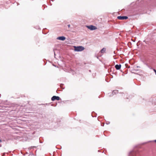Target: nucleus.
Masks as SVG:
<instances>
[{
    "label": "nucleus",
    "mask_w": 156,
    "mask_h": 156,
    "mask_svg": "<svg viewBox=\"0 0 156 156\" xmlns=\"http://www.w3.org/2000/svg\"><path fill=\"white\" fill-rule=\"evenodd\" d=\"M57 39L59 40L64 41L66 39V37L64 36L59 37L57 38Z\"/></svg>",
    "instance_id": "obj_5"
},
{
    "label": "nucleus",
    "mask_w": 156,
    "mask_h": 156,
    "mask_svg": "<svg viewBox=\"0 0 156 156\" xmlns=\"http://www.w3.org/2000/svg\"><path fill=\"white\" fill-rule=\"evenodd\" d=\"M74 51H82L84 49V47L80 46H74Z\"/></svg>",
    "instance_id": "obj_1"
},
{
    "label": "nucleus",
    "mask_w": 156,
    "mask_h": 156,
    "mask_svg": "<svg viewBox=\"0 0 156 156\" xmlns=\"http://www.w3.org/2000/svg\"><path fill=\"white\" fill-rule=\"evenodd\" d=\"M106 51V49L105 48H102L100 51V52L103 54L105 53Z\"/></svg>",
    "instance_id": "obj_7"
},
{
    "label": "nucleus",
    "mask_w": 156,
    "mask_h": 156,
    "mask_svg": "<svg viewBox=\"0 0 156 156\" xmlns=\"http://www.w3.org/2000/svg\"><path fill=\"white\" fill-rule=\"evenodd\" d=\"M117 18L120 20H124L128 19V17L126 16H118L117 17Z\"/></svg>",
    "instance_id": "obj_3"
},
{
    "label": "nucleus",
    "mask_w": 156,
    "mask_h": 156,
    "mask_svg": "<svg viewBox=\"0 0 156 156\" xmlns=\"http://www.w3.org/2000/svg\"><path fill=\"white\" fill-rule=\"evenodd\" d=\"M2 142V141L0 139V142Z\"/></svg>",
    "instance_id": "obj_10"
},
{
    "label": "nucleus",
    "mask_w": 156,
    "mask_h": 156,
    "mask_svg": "<svg viewBox=\"0 0 156 156\" xmlns=\"http://www.w3.org/2000/svg\"><path fill=\"white\" fill-rule=\"evenodd\" d=\"M68 26L69 28L70 27V25H68Z\"/></svg>",
    "instance_id": "obj_9"
},
{
    "label": "nucleus",
    "mask_w": 156,
    "mask_h": 156,
    "mask_svg": "<svg viewBox=\"0 0 156 156\" xmlns=\"http://www.w3.org/2000/svg\"><path fill=\"white\" fill-rule=\"evenodd\" d=\"M153 70H154V72L155 73H156V70L155 69H153Z\"/></svg>",
    "instance_id": "obj_8"
},
{
    "label": "nucleus",
    "mask_w": 156,
    "mask_h": 156,
    "mask_svg": "<svg viewBox=\"0 0 156 156\" xmlns=\"http://www.w3.org/2000/svg\"><path fill=\"white\" fill-rule=\"evenodd\" d=\"M155 73V74H156V73Z\"/></svg>",
    "instance_id": "obj_12"
},
{
    "label": "nucleus",
    "mask_w": 156,
    "mask_h": 156,
    "mask_svg": "<svg viewBox=\"0 0 156 156\" xmlns=\"http://www.w3.org/2000/svg\"><path fill=\"white\" fill-rule=\"evenodd\" d=\"M121 66V65L120 64V65H116L115 66V68L119 70V69H120Z\"/></svg>",
    "instance_id": "obj_6"
},
{
    "label": "nucleus",
    "mask_w": 156,
    "mask_h": 156,
    "mask_svg": "<svg viewBox=\"0 0 156 156\" xmlns=\"http://www.w3.org/2000/svg\"><path fill=\"white\" fill-rule=\"evenodd\" d=\"M60 99V98L59 97L54 96L52 97L51 100L52 101H54L55 100H59Z\"/></svg>",
    "instance_id": "obj_4"
},
{
    "label": "nucleus",
    "mask_w": 156,
    "mask_h": 156,
    "mask_svg": "<svg viewBox=\"0 0 156 156\" xmlns=\"http://www.w3.org/2000/svg\"><path fill=\"white\" fill-rule=\"evenodd\" d=\"M154 141L156 143V140H155Z\"/></svg>",
    "instance_id": "obj_11"
},
{
    "label": "nucleus",
    "mask_w": 156,
    "mask_h": 156,
    "mask_svg": "<svg viewBox=\"0 0 156 156\" xmlns=\"http://www.w3.org/2000/svg\"><path fill=\"white\" fill-rule=\"evenodd\" d=\"M87 28H88L90 30H96L97 29V27L95 26H94L92 25L87 26Z\"/></svg>",
    "instance_id": "obj_2"
}]
</instances>
